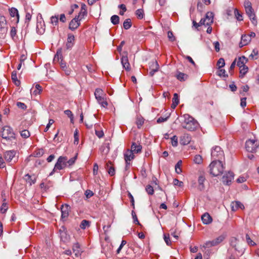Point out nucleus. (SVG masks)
Masks as SVG:
<instances>
[{"label": "nucleus", "instance_id": "1", "mask_svg": "<svg viewBox=\"0 0 259 259\" xmlns=\"http://www.w3.org/2000/svg\"><path fill=\"white\" fill-rule=\"evenodd\" d=\"M210 174L214 177L222 174L224 170L222 161L213 160L209 165Z\"/></svg>", "mask_w": 259, "mask_h": 259}, {"label": "nucleus", "instance_id": "2", "mask_svg": "<svg viewBox=\"0 0 259 259\" xmlns=\"http://www.w3.org/2000/svg\"><path fill=\"white\" fill-rule=\"evenodd\" d=\"M184 120L182 122V127L190 131H193L196 129L198 126L197 121L189 114L184 115Z\"/></svg>", "mask_w": 259, "mask_h": 259}, {"label": "nucleus", "instance_id": "3", "mask_svg": "<svg viewBox=\"0 0 259 259\" xmlns=\"http://www.w3.org/2000/svg\"><path fill=\"white\" fill-rule=\"evenodd\" d=\"M62 48H59L57 50L56 55L54 58V61H59L61 59L60 65L61 68L64 71L66 75H69L71 73V70L67 67L66 63L64 62L62 59Z\"/></svg>", "mask_w": 259, "mask_h": 259}, {"label": "nucleus", "instance_id": "4", "mask_svg": "<svg viewBox=\"0 0 259 259\" xmlns=\"http://www.w3.org/2000/svg\"><path fill=\"white\" fill-rule=\"evenodd\" d=\"M1 136L3 139L7 141L16 140L15 134L13 128L8 125L5 126L3 127L1 132Z\"/></svg>", "mask_w": 259, "mask_h": 259}, {"label": "nucleus", "instance_id": "5", "mask_svg": "<svg viewBox=\"0 0 259 259\" xmlns=\"http://www.w3.org/2000/svg\"><path fill=\"white\" fill-rule=\"evenodd\" d=\"M67 167V156H60L55 165V166L52 171L50 174V175H52L56 171L62 170Z\"/></svg>", "mask_w": 259, "mask_h": 259}, {"label": "nucleus", "instance_id": "6", "mask_svg": "<svg viewBox=\"0 0 259 259\" xmlns=\"http://www.w3.org/2000/svg\"><path fill=\"white\" fill-rule=\"evenodd\" d=\"M16 153L15 150H8L4 153L3 156L6 161L12 165L18 161V155Z\"/></svg>", "mask_w": 259, "mask_h": 259}, {"label": "nucleus", "instance_id": "7", "mask_svg": "<svg viewBox=\"0 0 259 259\" xmlns=\"http://www.w3.org/2000/svg\"><path fill=\"white\" fill-rule=\"evenodd\" d=\"M211 158L213 160H221L224 157V151L220 146H215L212 148L211 153Z\"/></svg>", "mask_w": 259, "mask_h": 259}, {"label": "nucleus", "instance_id": "8", "mask_svg": "<svg viewBox=\"0 0 259 259\" xmlns=\"http://www.w3.org/2000/svg\"><path fill=\"white\" fill-rule=\"evenodd\" d=\"M259 147V142L256 140L249 139L246 141V150L251 153L255 152L256 149Z\"/></svg>", "mask_w": 259, "mask_h": 259}, {"label": "nucleus", "instance_id": "9", "mask_svg": "<svg viewBox=\"0 0 259 259\" xmlns=\"http://www.w3.org/2000/svg\"><path fill=\"white\" fill-rule=\"evenodd\" d=\"M95 96L96 99L102 107H105L108 105L107 101H105L104 98L102 97L103 94V90L101 89H96L95 92Z\"/></svg>", "mask_w": 259, "mask_h": 259}, {"label": "nucleus", "instance_id": "10", "mask_svg": "<svg viewBox=\"0 0 259 259\" xmlns=\"http://www.w3.org/2000/svg\"><path fill=\"white\" fill-rule=\"evenodd\" d=\"M36 31L39 34H42L45 31V23L41 15L40 18H37L36 23Z\"/></svg>", "mask_w": 259, "mask_h": 259}, {"label": "nucleus", "instance_id": "11", "mask_svg": "<svg viewBox=\"0 0 259 259\" xmlns=\"http://www.w3.org/2000/svg\"><path fill=\"white\" fill-rule=\"evenodd\" d=\"M80 17L79 16H76L74 18L71 20L69 24V29L72 31L76 29L80 25Z\"/></svg>", "mask_w": 259, "mask_h": 259}, {"label": "nucleus", "instance_id": "12", "mask_svg": "<svg viewBox=\"0 0 259 259\" xmlns=\"http://www.w3.org/2000/svg\"><path fill=\"white\" fill-rule=\"evenodd\" d=\"M234 175L233 172L229 171L223 176L222 181L224 185H230L234 179Z\"/></svg>", "mask_w": 259, "mask_h": 259}, {"label": "nucleus", "instance_id": "13", "mask_svg": "<svg viewBox=\"0 0 259 259\" xmlns=\"http://www.w3.org/2000/svg\"><path fill=\"white\" fill-rule=\"evenodd\" d=\"M124 54L125 55H123L121 58V63L123 68H124L126 71H130L131 69V67L127 57V53L125 52H124Z\"/></svg>", "mask_w": 259, "mask_h": 259}, {"label": "nucleus", "instance_id": "14", "mask_svg": "<svg viewBox=\"0 0 259 259\" xmlns=\"http://www.w3.org/2000/svg\"><path fill=\"white\" fill-rule=\"evenodd\" d=\"M7 21L4 16L0 15V34H5L7 32Z\"/></svg>", "mask_w": 259, "mask_h": 259}, {"label": "nucleus", "instance_id": "15", "mask_svg": "<svg viewBox=\"0 0 259 259\" xmlns=\"http://www.w3.org/2000/svg\"><path fill=\"white\" fill-rule=\"evenodd\" d=\"M75 37L71 33L67 34V42L66 44V48L67 50H71L74 45Z\"/></svg>", "mask_w": 259, "mask_h": 259}, {"label": "nucleus", "instance_id": "16", "mask_svg": "<svg viewBox=\"0 0 259 259\" xmlns=\"http://www.w3.org/2000/svg\"><path fill=\"white\" fill-rule=\"evenodd\" d=\"M245 11L246 14L247 15L250 20H251L252 23L254 25H256L257 20L255 17V15L253 9L251 8L248 10H246Z\"/></svg>", "mask_w": 259, "mask_h": 259}, {"label": "nucleus", "instance_id": "17", "mask_svg": "<svg viewBox=\"0 0 259 259\" xmlns=\"http://www.w3.org/2000/svg\"><path fill=\"white\" fill-rule=\"evenodd\" d=\"M70 207L67 204H63L61 206V218L65 219L69 215V211Z\"/></svg>", "mask_w": 259, "mask_h": 259}, {"label": "nucleus", "instance_id": "18", "mask_svg": "<svg viewBox=\"0 0 259 259\" xmlns=\"http://www.w3.org/2000/svg\"><path fill=\"white\" fill-rule=\"evenodd\" d=\"M231 207V210L233 211H235L239 208L243 210L245 208L244 205L239 201H234L232 202Z\"/></svg>", "mask_w": 259, "mask_h": 259}, {"label": "nucleus", "instance_id": "19", "mask_svg": "<svg viewBox=\"0 0 259 259\" xmlns=\"http://www.w3.org/2000/svg\"><path fill=\"white\" fill-rule=\"evenodd\" d=\"M251 41V38L249 35L243 34L241 36V41L239 43V48H241L243 47L248 45Z\"/></svg>", "mask_w": 259, "mask_h": 259}, {"label": "nucleus", "instance_id": "20", "mask_svg": "<svg viewBox=\"0 0 259 259\" xmlns=\"http://www.w3.org/2000/svg\"><path fill=\"white\" fill-rule=\"evenodd\" d=\"M191 140V137L187 134H185L180 138V144L183 145H186L190 143Z\"/></svg>", "mask_w": 259, "mask_h": 259}, {"label": "nucleus", "instance_id": "21", "mask_svg": "<svg viewBox=\"0 0 259 259\" xmlns=\"http://www.w3.org/2000/svg\"><path fill=\"white\" fill-rule=\"evenodd\" d=\"M201 220L204 224L208 225L212 221V218L210 214L207 213H204L201 217Z\"/></svg>", "mask_w": 259, "mask_h": 259}, {"label": "nucleus", "instance_id": "22", "mask_svg": "<svg viewBox=\"0 0 259 259\" xmlns=\"http://www.w3.org/2000/svg\"><path fill=\"white\" fill-rule=\"evenodd\" d=\"M134 152L132 150L127 149L124 153V157L125 161H130L133 159L135 157Z\"/></svg>", "mask_w": 259, "mask_h": 259}, {"label": "nucleus", "instance_id": "23", "mask_svg": "<svg viewBox=\"0 0 259 259\" xmlns=\"http://www.w3.org/2000/svg\"><path fill=\"white\" fill-rule=\"evenodd\" d=\"M213 14L212 12H208L205 14V19H206V25L210 26L213 22Z\"/></svg>", "mask_w": 259, "mask_h": 259}, {"label": "nucleus", "instance_id": "24", "mask_svg": "<svg viewBox=\"0 0 259 259\" xmlns=\"http://www.w3.org/2000/svg\"><path fill=\"white\" fill-rule=\"evenodd\" d=\"M106 169L109 175L111 176L115 175V169L114 166L112 165L111 161H109L106 164L105 166Z\"/></svg>", "mask_w": 259, "mask_h": 259}, {"label": "nucleus", "instance_id": "25", "mask_svg": "<svg viewBox=\"0 0 259 259\" xmlns=\"http://www.w3.org/2000/svg\"><path fill=\"white\" fill-rule=\"evenodd\" d=\"M142 148V147L140 144H137L135 142H133L131 150L134 151L135 153H139L141 152Z\"/></svg>", "mask_w": 259, "mask_h": 259}, {"label": "nucleus", "instance_id": "26", "mask_svg": "<svg viewBox=\"0 0 259 259\" xmlns=\"http://www.w3.org/2000/svg\"><path fill=\"white\" fill-rule=\"evenodd\" d=\"M9 12L11 17H16V23H18L19 15L17 9L15 8H11V9H9Z\"/></svg>", "mask_w": 259, "mask_h": 259}, {"label": "nucleus", "instance_id": "27", "mask_svg": "<svg viewBox=\"0 0 259 259\" xmlns=\"http://www.w3.org/2000/svg\"><path fill=\"white\" fill-rule=\"evenodd\" d=\"M72 250L75 256H78L80 255L81 250L80 249V245L78 242L74 243L72 247Z\"/></svg>", "mask_w": 259, "mask_h": 259}, {"label": "nucleus", "instance_id": "28", "mask_svg": "<svg viewBox=\"0 0 259 259\" xmlns=\"http://www.w3.org/2000/svg\"><path fill=\"white\" fill-rule=\"evenodd\" d=\"M205 181V178L203 175H201L199 177L198 180V184H199L198 189L200 190V191L204 190V189L205 188L204 184H203V183Z\"/></svg>", "mask_w": 259, "mask_h": 259}, {"label": "nucleus", "instance_id": "29", "mask_svg": "<svg viewBox=\"0 0 259 259\" xmlns=\"http://www.w3.org/2000/svg\"><path fill=\"white\" fill-rule=\"evenodd\" d=\"M101 152L103 154L107 155L110 151V146L109 143H105L100 148Z\"/></svg>", "mask_w": 259, "mask_h": 259}, {"label": "nucleus", "instance_id": "30", "mask_svg": "<svg viewBox=\"0 0 259 259\" xmlns=\"http://www.w3.org/2000/svg\"><path fill=\"white\" fill-rule=\"evenodd\" d=\"M87 15V6L84 4H81V10L77 16H79L81 19L83 18Z\"/></svg>", "mask_w": 259, "mask_h": 259}, {"label": "nucleus", "instance_id": "31", "mask_svg": "<svg viewBox=\"0 0 259 259\" xmlns=\"http://www.w3.org/2000/svg\"><path fill=\"white\" fill-rule=\"evenodd\" d=\"M3 204L1 207V211L2 213H5L8 209V203L5 198H3Z\"/></svg>", "mask_w": 259, "mask_h": 259}, {"label": "nucleus", "instance_id": "32", "mask_svg": "<svg viewBox=\"0 0 259 259\" xmlns=\"http://www.w3.org/2000/svg\"><path fill=\"white\" fill-rule=\"evenodd\" d=\"M240 68V74L239 77L240 78H243L244 76L246 74V73L248 72V68L247 66L245 65L241 66Z\"/></svg>", "mask_w": 259, "mask_h": 259}, {"label": "nucleus", "instance_id": "33", "mask_svg": "<svg viewBox=\"0 0 259 259\" xmlns=\"http://www.w3.org/2000/svg\"><path fill=\"white\" fill-rule=\"evenodd\" d=\"M188 76V75L186 74L180 72H178L177 74V79L181 81L186 80L187 79Z\"/></svg>", "mask_w": 259, "mask_h": 259}, {"label": "nucleus", "instance_id": "34", "mask_svg": "<svg viewBox=\"0 0 259 259\" xmlns=\"http://www.w3.org/2000/svg\"><path fill=\"white\" fill-rule=\"evenodd\" d=\"M60 237L61 240L64 242H67L69 239V235H68L67 231L60 234Z\"/></svg>", "mask_w": 259, "mask_h": 259}, {"label": "nucleus", "instance_id": "35", "mask_svg": "<svg viewBox=\"0 0 259 259\" xmlns=\"http://www.w3.org/2000/svg\"><path fill=\"white\" fill-rule=\"evenodd\" d=\"M144 122V119L141 116H138L136 118V124L138 128H140Z\"/></svg>", "mask_w": 259, "mask_h": 259}, {"label": "nucleus", "instance_id": "36", "mask_svg": "<svg viewBox=\"0 0 259 259\" xmlns=\"http://www.w3.org/2000/svg\"><path fill=\"white\" fill-rule=\"evenodd\" d=\"M132 25V21L130 18L125 19L123 23V28L126 30L130 29Z\"/></svg>", "mask_w": 259, "mask_h": 259}, {"label": "nucleus", "instance_id": "37", "mask_svg": "<svg viewBox=\"0 0 259 259\" xmlns=\"http://www.w3.org/2000/svg\"><path fill=\"white\" fill-rule=\"evenodd\" d=\"M25 179H26L27 182L29 183L30 185H31L32 184H33L35 183V182H36L35 178L34 177L33 179H32V176H31L29 174H26L25 176Z\"/></svg>", "mask_w": 259, "mask_h": 259}, {"label": "nucleus", "instance_id": "38", "mask_svg": "<svg viewBox=\"0 0 259 259\" xmlns=\"http://www.w3.org/2000/svg\"><path fill=\"white\" fill-rule=\"evenodd\" d=\"M226 235L223 234L213 239L216 245H219L225 239Z\"/></svg>", "mask_w": 259, "mask_h": 259}, {"label": "nucleus", "instance_id": "39", "mask_svg": "<svg viewBox=\"0 0 259 259\" xmlns=\"http://www.w3.org/2000/svg\"><path fill=\"white\" fill-rule=\"evenodd\" d=\"M234 15L235 16V18H236V19L239 21H242L243 20V17H242V14L239 12V11L238 10V9H234Z\"/></svg>", "mask_w": 259, "mask_h": 259}, {"label": "nucleus", "instance_id": "40", "mask_svg": "<svg viewBox=\"0 0 259 259\" xmlns=\"http://www.w3.org/2000/svg\"><path fill=\"white\" fill-rule=\"evenodd\" d=\"M20 135L22 138L24 139H27L30 136V134L28 130H23L20 132Z\"/></svg>", "mask_w": 259, "mask_h": 259}, {"label": "nucleus", "instance_id": "41", "mask_svg": "<svg viewBox=\"0 0 259 259\" xmlns=\"http://www.w3.org/2000/svg\"><path fill=\"white\" fill-rule=\"evenodd\" d=\"M111 22L113 25H117L119 23V17L116 15H113L111 17Z\"/></svg>", "mask_w": 259, "mask_h": 259}, {"label": "nucleus", "instance_id": "42", "mask_svg": "<svg viewBox=\"0 0 259 259\" xmlns=\"http://www.w3.org/2000/svg\"><path fill=\"white\" fill-rule=\"evenodd\" d=\"M77 153L75 154V155L72 158L68 159L67 158V166H70L73 165L77 159Z\"/></svg>", "mask_w": 259, "mask_h": 259}, {"label": "nucleus", "instance_id": "43", "mask_svg": "<svg viewBox=\"0 0 259 259\" xmlns=\"http://www.w3.org/2000/svg\"><path fill=\"white\" fill-rule=\"evenodd\" d=\"M90 222L86 220H83L80 224V227L82 229H85L87 227L90 226Z\"/></svg>", "mask_w": 259, "mask_h": 259}, {"label": "nucleus", "instance_id": "44", "mask_svg": "<svg viewBox=\"0 0 259 259\" xmlns=\"http://www.w3.org/2000/svg\"><path fill=\"white\" fill-rule=\"evenodd\" d=\"M217 75L220 77H227L228 75L226 73V71L224 69H219L217 72Z\"/></svg>", "mask_w": 259, "mask_h": 259}, {"label": "nucleus", "instance_id": "45", "mask_svg": "<svg viewBox=\"0 0 259 259\" xmlns=\"http://www.w3.org/2000/svg\"><path fill=\"white\" fill-rule=\"evenodd\" d=\"M182 164V160H179V161H178V162L177 163V164L175 165L176 172L178 174H180L182 172V170L181 168V166Z\"/></svg>", "mask_w": 259, "mask_h": 259}, {"label": "nucleus", "instance_id": "46", "mask_svg": "<svg viewBox=\"0 0 259 259\" xmlns=\"http://www.w3.org/2000/svg\"><path fill=\"white\" fill-rule=\"evenodd\" d=\"M136 15L138 19H142L144 17V11L142 9H138L136 11Z\"/></svg>", "mask_w": 259, "mask_h": 259}, {"label": "nucleus", "instance_id": "47", "mask_svg": "<svg viewBox=\"0 0 259 259\" xmlns=\"http://www.w3.org/2000/svg\"><path fill=\"white\" fill-rule=\"evenodd\" d=\"M145 190H146V192L149 195H153L154 193V189H153V187L152 186H151L150 185H148L146 187Z\"/></svg>", "mask_w": 259, "mask_h": 259}, {"label": "nucleus", "instance_id": "48", "mask_svg": "<svg viewBox=\"0 0 259 259\" xmlns=\"http://www.w3.org/2000/svg\"><path fill=\"white\" fill-rule=\"evenodd\" d=\"M17 30L16 28L14 26L11 27V30L10 31V35L11 37L13 40H15L17 38Z\"/></svg>", "mask_w": 259, "mask_h": 259}, {"label": "nucleus", "instance_id": "49", "mask_svg": "<svg viewBox=\"0 0 259 259\" xmlns=\"http://www.w3.org/2000/svg\"><path fill=\"white\" fill-rule=\"evenodd\" d=\"M159 66L157 61H153L151 63L149 69L159 70Z\"/></svg>", "mask_w": 259, "mask_h": 259}, {"label": "nucleus", "instance_id": "50", "mask_svg": "<svg viewBox=\"0 0 259 259\" xmlns=\"http://www.w3.org/2000/svg\"><path fill=\"white\" fill-rule=\"evenodd\" d=\"M217 246L214 240H211V241H206L203 247H207V248H209V247H212V246Z\"/></svg>", "mask_w": 259, "mask_h": 259}, {"label": "nucleus", "instance_id": "51", "mask_svg": "<svg viewBox=\"0 0 259 259\" xmlns=\"http://www.w3.org/2000/svg\"><path fill=\"white\" fill-rule=\"evenodd\" d=\"M245 56H242L238 58V60L237 61V65L239 67L241 68V66H243L245 65V62L244 61H242V59H245Z\"/></svg>", "mask_w": 259, "mask_h": 259}, {"label": "nucleus", "instance_id": "52", "mask_svg": "<svg viewBox=\"0 0 259 259\" xmlns=\"http://www.w3.org/2000/svg\"><path fill=\"white\" fill-rule=\"evenodd\" d=\"M35 89L33 92V94H34L35 95L39 94L42 90L41 87L39 84H36L35 85Z\"/></svg>", "mask_w": 259, "mask_h": 259}, {"label": "nucleus", "instance_id": "53", "mask_svg": "<svg viewBox=\"0 0 259 259\" xmlns=\"http://www.w3.org/2000/svg\"><path fill=\"white\" fill-rule=\"evenodd\" d=\"M225 65V60L221 58L219 59L217 62V66H218V69H220L223 67Z\"/></svg>", "mask_w": 259, "mask_h": 259}, {"label": "nucleus", "instance_id": "54", "mask_svg": "<svg viewBox=\"0 0 259 259\" xmlns=\"http://www.w3.org/2000/svg\"><path fill=\"white\" fill-rule=\"evenodd\" d=\"M58 20H59L58 16H53L51 17V23L53 25L56 26L58 24Z\"/></svg>", "mask_w": 259, "mask_h": 259}, {"label": "nucleus", "instance_id": "55", "mask_svg": "<svg viewBox=\"0 0 259 259\" xmlns=\"http://www.w3.org/2000/svg\"><path fill=\"white\" fill-rule=\"evenodd\" d=\"M132 215L133 218L134 223L141 226V224L140 223V222L138 221V218L136 215V214L134 210H132Z\"/></svg>", "mask_w": 259, "mask_h": 259}, {"label": "nucleus", "instance_id": "56", "mask_svg": "<svg viewBox=\"0 0 259 259\" xmlns=\"http://www.w3.org/2000/svg\"><path fill=\"white\" fill-rule=\"evenodd\" d=\"M194 161L195 163L200 164L202 162V158L200 155H196L194 158Z\"/></svg>", "mask_w": 259, "mask_h": 259}, {"label": "nucleus", "instance_id": "57", "mask_svg": "<svg viewBox=\"0 0 259 259\" xmlns=\"http://www.w3.org/2000/svg\"><path fill=\"white\" fill-rule=\"evenodd\" d=\"M167 37L168 38V39L170 41H174L176 40V38L174 36L173 33L171 31H168L167 32Z\"/></svg>", "mask_w": 259, "mask_h": 259}, {"label": "nucleus", "instance_id": "58", "mask_svg": "<svg viewBox=\"0 0 259 259\" xmlns=\"http://www.w3.org/2000/svg\"><path fill=\"white\" fill-rule=\"evenodd\" d=\"M171 144L174 147H176L178 146V137L176 136H174L172 138H171Z\"/></svg>", "mask_w": 259, "mask_h": 259}, {"label": "nucleus", "instance_id": "59", "mask_svg": "<svg viewBox=\"0 0 259 259\" xmlns=\"http://www.w3.org/2000/svg\"><path fill=\"white\" fill-rule=\"evenodd\" d=\"M74 144H78V141H79V136H78V133L77 132V130H76L75 131L74 133Z\"/></svg>", "mask_w": 259, "mask_h": 259}, {"label": "nucleus", "instance_id": "60", "mask_svg": "<svg viewBox=\"0 0 259 259\" xmlns=\"http://www.w3.org/2000/svg\"><path fill=\"white\" fill-rule=\"evenodd\" d=\"M164 240L166 244L167 245H170L171 244V241H170L169 235L168 234H164Z\"/></svg>", "mask_w": 259, "mask_h": 259}, {"label": "nucleus", "instance_id": "61", "mask_svg": "<svg viewBox=\"0 0 259 259\" xmlns=\"http://www.w3.org/2000/svg\"><path fill=\"white\" fill-rule=\"evenodd\" d=\"M172 103H174L176 105H178L179 103V96L177 93H175L174 95V97L172 98Z\"/></svg>", "mask_w": 259, "mask_h": 259}, {"label": "nucleus", "instance_id": "62", "mask_svg": "<svg viewBox=\"0 0 259 259\" xmlns=\"http://www.w3.org/2000/svg\"><path fill=\"white\" fill-rule=\"evenodd\" d=\"M246 239L248 244L250 245L253 246L255 245V243L250 239L248 234H246Z\"/></svg>", "mask_w": 259, "mask_h": 259}, {"label": "nucleus", "instance_id": "63", "mask_svg": "<svg viewBox=\"0 0 259 259\" xmlns=\"http://www.w3.org/2000/svg\"><path fill=\"white\" fill-rule=\"evenodd\" d=\"M17 106L18 108L23 109L24 110H26L27 108V106L23 103L18 102H17Z\"/></svg>", "mask_w": 259, "mask_h": 259}, {"label": "nucleus", "instance_id": "64", "mask_svg": "<svg viewBox=\"0 0 259 259\" xmlns=\"http://www.w3.org/2000/svg\"><path fill=\"white\" fill-rule=\"evenodd\" d=\"M173 183L175 186H178L179 187H182L183 186V183L177 179L174 180Z\"/></svg>", "mask_w": 259, "mask_h": 259}]
</instances>
